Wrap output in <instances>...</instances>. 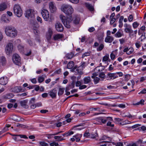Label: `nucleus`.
<instances>
[{
	"label": "nucleus",
	"mask_w": 146,
	"mask_h": 146,
	"mask_svg": "<svg viewBox=\"0 0 146 146\" xmlns=\"http://www.w3.org/2000/svg\"><path fill=\"white\" fill-rule=\"evenodd\" d=\"M60 17L61 20L63 23L64 26L67 28H70V23L72 20L71 16L67 18L64 16L61 15L60 16ZM80 21V18L79 16L78 15H74L73 18V23L76 24H78Z\"/></svg>",
	"instance_id": "obj_1"
},
{
	"label": "nucleus",
	"mask_w": 146,
	"mask_h": 146,
	"mask_svg": "<svg viewBox=\"0 0 146 146\" xmlns=\"http://www.w3.org/2000/svg\"><path fill=\"white\" fill-rule=\"evenodd\" d=\"M5 33L7 36L12 38L15 37L17 34L16 30L14 28L10 26L5 28Z\"/></svg>",
	"instance_id": "obj_2"
},
{
	"label": "nucleus",
	"mask_w": 146,
	"mask_h": 146,
	"mask_svg": "<svg viewBox=\"0 0 146 146\" xmlns=\"http://www.w3.org/2000/svg\"><path fill=\"white\" fill-rule=\"evenodd\" d=\"M61 10L64 13L68 15H71L74 10L72 6L68 5H63L61 7Z\"/></svg>",
	"instance_id": "obj_3"
},
{
	"label": "nucleus",
	"mask_w": 146,
	"mask_h": 146,
	"mask_svg": "<svg viewBox=\"0 0 146 146\" xmlns=\"http://www.w3.org/2000/svg\"><path fill=\"white\" fill-rule=\"evenodd\" d=\"M13 11L14 13L18 17H20L23 14L22 10L20 5L15 4L13 7Z\"/></svg>",
	"instance_id": "obj_4"
},
{
	"label": "nucleus",
	"mask_w": 146,
	"mask_h": 146,
	"mask_svg": "<svg viewBox=\"0 0 146 146\" xmlns=\"http://www.w3.org/2000/svg\"><path fill=\"white\" fill-rule=\"evenodd\" d=\"M35 11L31 9H27L26 12L25 17L33 21L35 18Z\"/></svg>",
	"instance_id": "obj_5"
},
{
	"label": "nucleus",
	"mask_w": 146,
	"mask_h": 146,
	"mask_svg": "<svg viewBox=\"0 0 146 146\" xmlns=\"http://www.w3.org/2000/svg\"><path fill=\"white\" fill-rule=\"evenodd\" d=\"M13 44L11 43H9L6 45L5 50L6 54L8 56H10L13 51Z\"/></svg>",
	"instance_id": "obj_6"
},
{
	"label": "nucleus",
	"mask_w": 146,
	"mask_h": 146,
	"mask_svg": "<svg viewBox=\"0 0 146 146\" xmlns=\"http://www.w3.org/2000/svg\"><path fill=\"white\" fill-rule=\"evenodd\" d=\"M76 78V77L74 76L72 77V79L73 80L72 81L70 82L69 83L68 86L66 88V92L74 87Z\"/></svg>",
	"instance_id": "obj_7"
},
{
	"label": "nucleus",
	"mask_w": 146,
	"mask_h": 146,
	"mask_svg": "<svg viewBox=\"0 0 146 146\" xmlns=\"http://www.w3.org/2000/svg\"><path fill=\"white\" fill-rule=\"evenodd\" d=\"M12 59L13 62L16 65H19L20 64L21 58L17 54H15L13 56Z\"/></svg>",
	"instance_id": "obj_8"
},
{
	"label": "nucleus",
	"mask_w": 146,
	"mask_h": 146,
	"mask_svg": "<svg viewBox=\"0 0 146 146\" xmlns=\"http://www.w3.org/2000/svg\"><path fill=\"white\" fill-rule=\"evenodd\" d=\"M41 13L45 21H48L49 19V13L48 10L43 9L41 11Z\"/></svg>",
	"instance_id": "obj_9"
},
{
	"label": "nucleus",
	"mask_w": 146,
	"mask_h": 146,
	"mask_svg": "<svg viewBox=\"0 0 146 146\" xmlns=\"http://www.w3.org/2000/svg\"><path fill=\"white\" fill-rule=\"evenodd\" d=\"M55 28L56 30L58 32H62L63 31V27L60 23L58 22L55 25Z\"/></svg>",
	"instance_id": "obj_10"
},
{
	"label": "nucleus",
	"mask_w": 146,
	"mask_h": 146,
	"mask_svg": "<svg viewBox=\"0 0 146 146\" xmlns=\"http://www.w3.org/2000/svg\"><path fill=\"white\" fill-rule=\"evenodd\" d=\"M49 7L51 13H54L56 10V8L55 5V3L52 2H50L49 4Z\"/></svg>",
	"instance_id": "obj_11"
},
{
	"label": "nucleus",
	"mask_w": 146,
	"mask_h": 146,
	"mask_svg": "<svg viewBox=\"0 0 146 146\" xmlns=\"http://www.w3.org/2000/svg\"><path fill=\"white\" fill-rule=\"evenodd\" d=\"M8 78L6 77H3L0 79V84L2 85H5L8 83Z\"/></svg>",
	"instance_id": "obj_12"
},
{
	"label": "nucleus",
	"mask_w": 146,
	"mask_h": 146,
	"mask_svg": "<svg viewBox=\"0 0 146 146\" xmlns=\"http://www.w3.org/2000/svg\"><path fill=\"white\" fill-rule=\"evenodd\" d=\"M57 91L56 88H54L49 92V94L52 98H56Z\"/></svg>",
	"instance_id": "obj_13"
},
{
	"label": "nucleus",
	"mask_w": 146,
	"mask_h": 146,
	"mask_svg": "<svg viewBox=\"0 0 146 146\" xmlns=\"http://www.w3.org/2000/svg\"><path fill=\"white\" fill-rule=\"evenodd\" d=\"M82 69H81V68H79V67L78 68H76V66H75L71 70V71L72 72H75V74H77L82 73Z\"/></svg>",
	"instance_id": "obj_14"
},
{
	"label": "nucleus",
	"mask_w": 146,
	"mask_h": 146,
	"mask_svg": "<svg viewBox=\"0 0 146 146\" xmlns=\"http://www.w3.org/2000/svg\"><path fill=\"white\" fill-rule=\"evenodd\" d=\"M82 69H81V68H79V67L78 68H76V66H75L71 70V71L72 72H75V74H77L82 73Z\"/></svg>",
	"instance_id": "obj_15"
},
{
	"label": "nucleus",
	"mask_w": 146,
	"mask_h": 146,
	"mask_svg": "<svg viewBox=\"0 0 146 146\" xmlns=\"http://www.w3.org/2000/svg\"><path fill=\"white\" fill-rule=\"evenodd\" d=\"M28 101L26 100L21 101L20 102L21 106L23 108L25 109L28 108L29 106L27 105Z\"/></svg>",
	"instance_id": "obj_16"
},
{
	"label": "nucleus",
	"mask_w": 146,
	"mask_h": 146,
	"mask_svg": "<svg viewBox=\"0 0 146 146\" xmlns=\"http://www.w3.org/2000/svg\"><path fill=\"white\" fill-rule=\"evenodd\" d=\"M114 40V38L113 36H106L105 39V42L108 43H111Z\"/></svg>",
	"instance_id": "obj_17"
},
{
	"label": "nucleus",
	"mask_w": 146,
	"mask_h": 146,
	"mask_svg": "<svg viewBox=\"0 0 146 146\" xmlns=\"http://www.w3.org/2000/svg\"><path fill=\"white\" fill-rule=\"evenodd\" d=\"M124 31L126 33H129V35H133L132 33H133L134 31L132 29L131 26L128 27L127 28H125L124 29Z\"/></svg>",
	"instance_id": "obj_18"
},
{
	"label": "nucleus",
	"mask_w": 146,
	"mask_h": 146,
	"mask_svg": "<svg viewBox=\"0 0 146 146\" xmlns=\"http://www.w3.org/2000/svg\"><path fill=\"white\" fill-rule=\"evenodd\" d=\"M13 92L15 93H18L22 90L20 86H15L12 89Z\"/></svg>",
	"instance_id": "obj_19"
},
{
	"label": "nucleus",
	"mask_w": 146,
	"mask_h": 146,
	"mask_svg": "<svg viewBox=\"0 0 146 146\" xmlns=\"http://www.w3.org/2000/svg\"><path fill=\"white\" fill-rule=\"evenodd\" d=\"M84 83V84H86L90 83L91 80L90 76H88L84 78L83 79Z\"/></svg>",
	"instance_id": "obj_20"
},
{
	"label": "nucleus",
	"mask_w": 146,
	"mask_h": 146,
	"mask_svg": "<svg viewBox=\"0 0 146 146\" xmlns=\"http://www.w3.org/2000/svg\"><path fill=\"white\" fill-rule=\"evenodd\" d=\"M109 77L111 79H114L118 77V76L116 75V73H108V74Z\"/></svg>",
	"instance_id": "obj_21"
},
{
	"label": "nucleus",
	"mask_w": 146,
	"mask_h": 146,
	"mask_svg": "<svg viewBox=\"0 0 146 146\" xmlns=\"http://www.w3.org/2000/svg\"><path fill=\"white\" fill-rule=\"evenodd\" d=\"M74 56V54L72 52L67 53L65 55V57L68 59H71Z\"/></svg>",
	"instance_id": "obj_22"
},
{
	"label": "nucleus",
	"mask_w": 146,
	"mask_h": 146,
	"mask_svg": "<svg viewBox=\"0 0 146 146\" xmlns=\"http://www.w3.org/2000/svg\"><path fill=\"white\" fill-rule=\"evenodd\" d=\"M7 8V5L5 3L0 4V11H2L5 10Z\"/></svg>",
	"instance_id": "obj_23"
},
{
	"label": "nucleus",
	"mask_w": 146,
	"mask_h": 146,
	"mask_svg": "<svg viewBox=\"0 0 146 146\" xmlns=\"http://www.w3.org/2000/svg\"><path fill=\"white\" fill-rule=\"evenodd\" d=\"M1 20L2 21L5 23H8L10 21L6 17V16L4 15H3L2 16Z\"/></svg>",
	"instance_id": "obj_24"
},
{
	"label": "nucleus",
	"mask_w": 146,
	"mask_h": 146,
	"mask_svg": "<svg viewBox=\"0 0 146 146\" xmlns=\"http://www.w3.org/2000/svg\"><path fill=\"white\" fill-rule=\"evenodd\" d=\"M74 63L73 61H71L68 62L67 65V68L68 69H71L74 66Z\"/></svg>",
	"instance_id": "obj_25"
},
{
	"label": "nucleus",
	"mask_w": 146,
	"mask_h": 146,
	"mask_svg": "<svg viewBox=\"0 0 146 146\" xmlns=\"http://www.w3.org/2000/svg\"><path fill=\"white\" fill-rule=\"evenodd\" d=\"M19 135H12L14 137H13V139H14L15 141H20V136Z\"/></svg>",
	"instance_id": "obj_26"
},
{
	"label": "nucleus",
	"mask_w": 146,
	"mask_h": 146,
	"mask_svg": "<svg viewBox=\"0 0 146 146\" xmlns=\"http://www.w3.org/2000/svg\"><path fill=\"white\" fill-rule=\"evenodd\" d=\"M62 37V35L59 34L55 35L54 37V40H56L58 39L61 38Z\"/></svg>",
	"instance_id": "obj_27"
},
{
	"label": "nucleus",
	"mask_w": 146,
	"mask_h": 146,
	"mask_svg": "<svg viewBox=\"0 0 146 146\" xmlns=\"http://www.w3.org/2000/svg\"><path fill=\"white\" fill-rule=\"evenodd\" d=\"M123 35V32L118 31L115 35L116 37H120Z\"/></svg>",
	"instance_id": "obj_28"
},
{
	"label": "nucleus",
	"mask_w": 146,
	"mask_h": 146,
	"mask_svg": "<svg viewBox=\"0 0 146 146\" xmlns=\"http://www.w3.org/2000/svg\"><path fill=\"white\" fill-rule=\"evenodd\" d=\"M81 135L80 134H77L74 136L73 137L76 139V141L77 142H78L80 140V137H81Z\"/></svg>",
	"instance_id": "obj_29"
},
{
	"label": "nucleus",
	"mask_w": 146,
	"mask_h": 146,
	"mask_svg": "<svg viewBox=\"0 0 146 146\" xmlns=\"http://www.w3.org/2000/svg\"><path fill=\"white\" fill-rule=\"evenodd\" d=\"M99 119L104 124L106 123L107 121V119L106 117H99Z\"/></svg>",
	"instance_id": "obj_30"
},
{
	"label": "nucleus",
	"mask_w": 146,
	"mask_h": 146,
	"mask_svg": "<svg viewBox=\"0 0 146 146\" xmlns=\"http://www.w3.org/2000/svg\"><path fill=\"white\" fill-rule=\"evenodd\" d=\"M64 88H60L59 89V91L58 93V94L59 96H60L63 94L64 93Z\"/></svg>",
	"instance_id": "obj_31"
},
{
	"label": "nucleus",
	"mask_w": 146,
	"mask_h": 146,
	"mask_svg": "<svg viewBox=\"0 0 146 146\" xmlns=\"http://www.w3.org/2000/svg\"><path fill=\"white\" fill-rule=\"evenodd\" d=\"M99 77L101 78L102 79V80H103L106 77V75L104 72H100L99 75Z\"/></svg>",
	"instance_id": "obj_32"
},
{
	"label": "nucleus",
	"mask_w": 146,
	"mask_h": 146,
	"mask_svg": "<svg viewBox=\"0 0 146 146\" xmlns=\"http://www.w3.org/2000/svg\"><path fill=\"white\" fill-rule=\"evenodd\" d=\"M74 133V132L72 131H68V132H65L64 133L62 134V135L63 136H70L71 135L73 134Z\"/></svg>",
	"instance_id": "obj_33"
},
{
	"label": "nucleus",
	"mask_w": 146,
	"mask_h": 146,
	"mask_svg": "<svg viewBox=\"0 0 146 146\" xmlns=\"http://www.w3.org/2000/svg\"><path fill=\"white\" fill-rule=\"evenodd\" d=\"M104 45L102 44H101L97 48V50L99 52L101 51L104 48Z\"/></svg>",
	"instance_id": "obj_34"
},
{
	"label": "nucleus",
	"mask_w": 146,
	"mask_h": 146,
	"mask_svg": "<svg viewBox=\"0 0 146 146\" xmlns=\"http://www.w3.org/2000/svg\"><path fill=\"white\" fill-rule=\"evenodd\" d=\"M1 62L2 63V64L3 65L5 64L6 63V59L5 57L2 56L1 58Z\"/></svg>",
	"instance_id": "obj_35"
},
{
	"label": "nucleus",
	"mask_w": 146,
	"mask_h": 146,
	"mask_svg": "<svg viewBox=\"0 0 146 146\" xmlns=\"http://www.w3.org/2000/svg\"><path fill=\"white\" fill-rule=\"evenodd\" d=\"M87 65L86 63L85 62H82L80 66H79V68H82V70H83L85 66Z\"/></svg>",
	"instance_id": "obj_36"
},
{
	"label": "nucleus",
	"mask_w": 146,
	"mask_h": 146,
	"mask_svg": "<svg viewBox=\"0 0 146 146\" xmlns=\"http://www.w3.org/2000/svg\"><path fill=\"white\" fill-rule=\"evenodd\" d=\"M18 48L19 50L21 52H23L24 51V48L21 45H19L18 46Z\"/></svg>",
	"instance_id": "obj_37"
},
{
	"label": "nucleus",
	"mask_w": 146,
	"mask_h": 146,
	"mask_svg": "<svg viewBox=\"0 0 146 146\" xmlns=\"http://www.w3.org/2000/svg\"><path fill=\"white\" fill-rule=\"evenodd\" d=\"M100 80V78L98 77H96L93 80V81L94 82V84H97L98 83Z\"/></svg>",
	"instance_id": "obj_38"
},
{
	"label": "nucleus",
	"mask_w": 146,
	"mask_h": 146,
	"mask_svg": "<svg viewBox=\"0 0 146 146\" xmlns=\"http://www.w3.org/2000/svg\"><path fill=\"white\" fill-rule=\"evenodd\" d=\"M44 79L42 76H39L38 77V82L41 83L44 80Z\"/></svg>",
	"instance_id": "obj_39"
},
{
	"label": "nucleus",
	"mask_w": 146,
	"mask_h": 146,
	"mask_svg": "<svg viewBox=\"0 0 146 146\" xmlns=\"http://www.w3.org/2000/svg\"><path fill=\"white\" fill-rule=\"evenodd\" d=\"M133 52V49L132 47H130L128 48V52H127V54L129 55L132 53Z\"/></svg>",
	"instance_id": "obj_40"
},
{
	"label": "nucleus",
	"mask_w": 146,
	"mask_h": 146,
	"mask_svg": "<svg viewBox=\"0 0 146 146\" xmlns=\"http://www.w3.org/2000/svg\"><path fill=\"white\" fill-rule=\"evenodd\" d=\"M109 58V55L108 54L104 56L102 59L103 61H106L108 60Z\"/></svg>",
	"instance_id": "obj_41"
},
{
	"label": "nucleus",
	"mask_w": 146,
	"mask_h": 146,
	"mask_svg": "<svg viewBox=\"0 0 146 146\" xmlns=\"http://www.w3.org/2000/svg\"><path fill=\"white\" fill-rule=\"evenodd\" d=\"M50 146H58L59 145L58 143L54 141L50 143Z\"/></svg>",
	"instance_id": "obj_42"
},
{
	"label": "nucleus",
	"mask_w": 146,
	"mask_h": 146,
	"mask_svg": "<svg viewBox=\"0 0 146 146\" xmlns=\"http://www.w3.org/2000/svg\"><path fill=\"white\" fill-rule=\"evenodd\" d=\"M139 25V24L137 22H134L132 24L133 27L134 29L137 28Z\"/></svg>",
	"instance_id": "obj_43"
},
{
	"label": "nucleus",
	"mask_w": 146,
	"mask_h": 146,
	"mask_svg": "<svg viewBox=\"0 0 146 146\" xmlns=\"http://www.w3.org/2000/svg\"><path fill=\"white\" fill-rule=\"evenodd\" d=\"M90 53L89 52H87L84 53L82 55V58H83L84 57L90 55Z\"/></svg>",
	"instance_id": "obj_44"
},
{
	"label": "nucleus",
	"mask_w": 146,
	"mask_h": 146,
	"mask_svg": "<svg viewBox=\"0 0 146 146\" xmlns=\"http://www.w3.org/2000/svg\"><path fill=\"white\" fill-rule=\"evenodd\" d=\"M11 126V125L9 124H7L6 126L5 127L3 130V132H5L8 130V128Z\"/></svg>",
	"instance_id": "obj_45"
},
{
	"label": "nucleus",
	"mask_w": 146,
	"mask_h": 146,
	"mask_svg": "<svg viewBox=\"0 0 146 146\" xmlns=\"http://www.w3.org/2000/svg\"><path fill=\"white\" fill-rule=\"evenodd\" d=\"M107 126H110L111 127H113L114 125L113 124H111V122L110 121H108L107 124Z\"/></svg>",
	"instance_id": "obj_46"
},
{
	"label": "nucleus",
	"mask_w": 146,
	"mask_h": 146,
	"mask_svg": "<svg viewBox=\"0 0 146 146\" xmlns=\"http://www.w3.org/2000/svg\"><path fill=\"white\" fill-rule=\"evenodd\" d=\"M130 123V122L129 121L127 120V121H125L123 122H122V123H120V124L121 125H123L125 124H129Z\"/></svg>",
	"instance_id": "obj_47"
},
{
	"label": "nucleus",
	"mask_w": 146,
	"mask_h": 146,
	"mask_svg": "<svg viewBox=\"0 0 146 146\" xmlns=\"http://www.w3.org/2000/svg\"><path fill=\"white\" fill-rule=\"evenodd\" d=\"M39 143L42 146H48V144L44 142H40Z\"/></svg>",
	"instance_id": "obj_48"
},
{
	"label": "nucleus",
	"mask_w": 146,
	"mask_h": 146,
	"mask_svg": "<svg viewBox=\"0 0 146 146\" xmlns=\"http://www.w3.org/2000/svg\"><path fill=\"white\" fill-rule=\"evenodd\" d=\"M33 31L35 34L36 35L38 36L39 35V32L38 30L37 29H34L33 30Z\"/></svg>",
	"instance_id": "obj_49"
},
{
	"label": "nucleus",
	"mask_w": 146,
	"mask_h": 146,
	"mask_svg": "<svg viewBox=\"0 0 146 146\" xmlns=\"http://www.w3.org/2000/svg\"><path fill=\"white\" fill-rule=\"evenodd\" d=\"M71 3L74 4H77L79 2V0H69Z\"/></svg>",
	"instance_id": "obj_50"
},
{
	"label": "nucleus",
	"mask_w": 146,
	"mask_h": 146,
	"mask_svg": "<svg viewBox=\"0 0 146 146\" xmlns=\"http://www.w3.org/2000/svg\"><path fill=\"white\" fill-rule=\"evenodd\" d=\"M130 78V75L128 74H127L125 75V80L127 81Z\"/></svg>",
	"instance_id": "obj_51"
},
{
	"label": "nucleus",
	"mask_w": 146,
	"mask_h": 146,
	"mask_svg": "<svg viewBox=\"0 0 146 146\" xmlns=\"http://www.w3.org/2000/svg\"><path fill=\"white\" fill-rule=\"evenodd\" d=\"M87 7L91 11H92L94 10V8L93 7L90 5H87Z\"/></svg>",
	"instance_id": "obj_52"
},
{
	"label": "nucleus",
	"mask_w": 146,
	"mask_h": 146,
	"mask_svg": "<svg viewBox=\"0 0 146 146\" xmlns=\"http://www.w3.org/2000/svg\"><path fill=\"white\" fill-rule=\"evenodd\" d=\"M128 19L129 22H131L133 19V16L132 15H130L128 18Z\"/></svg>",
	"instance_id": "obj_53"
},
{
	"label": "nucleus",
	"mask_w": 146,
	"mask_h": 146,
	"mask_svg": "<svg viewBox=\"0 0 146 146\" xmlns=\"http://www.w3.org/2000/svg\"><path fill=\"white\" fill-rule=\"evenodd\" d=\"M98 136V134L96 133L94 134H92V136L91 137V138L93 139H94L96 138V137H97Z\"/></svg>",
	"instance_id": "obj_54"
},
{
	"label": "nucleus",
	"mask_w": 146,
	"mask_h": 146,
	"mask_svg": "<svg viewBox=\"0 0 146 146\" xmlns=\"http://www.w3.org/2000/svg\"><path fill=\"white\" fill-rule=\"evenodd\" d=\"M111 19L110 24L111 25L113 24L114 23L116 20V19L115 18H112V19Z\"/></svg>",
	"instance_id": "obj_55"
},
{
	"label": "nucleus",
	"mask_w": 146,
	"mask_h": 146,
	"mask_svg": "<svg viewBox=\"0 0 146 146\" xmlns=\"http://www.w3.org/2000/svg\"><path fill=\"white\" fill-rule=\"evenodd\" d=\"M81 85V83L80 81H77L76 84V86H80Z\"/></svg>",
	"instance_id": "obj_56"
},
{
	"label": "nucleus",
	"mask_w": 146,
	"mask_h": 146,
	"mask_svg": "<svg viewBox=\"0 0 146 146\" xmlns=\"http://www.w3.org/2000/svg\"><path fill=\"white\" fill-rule=\"evenodd\" d=\"M94 30H95V28L94 27H92L89 28L88 29V31L90 32H93Z\"/></svg>",
	"instance_id": "obj_57"
},
{
	"label": "nucleus",
	"mask_w": 146,
	"mask_h": 146,
	"mask_svg": "<svg viewBox=\"0 0 146 146\" xmlns=\"http://www.w3.org/2000/svg\"><path fill=\"white\" fill-rule=\"evenodd\" d=\"M87 87V86L85 85H83L80 86L79 88V89L80 90H82L84 89H85Z\"/></svg>",
	"instance_id": "obj_58"
},
{
	"label": "nucleus",
	"mask_w": 146,
	"mask_h": 146,
	"mask_svg": "<svg viewBox=\"0 0 146 146\" xmlns=\"http://www.w3.org/2000/svg\"><path fill=\"white\" fill-rule=\"evenodd\" d=\"M110 57L111 60H114L115 57V56L113 53H111L110 54Z\"/></svg>",
	"instance_id": "obj_59"
},
{
	"label": "nucleus",
	"mask_w": 146,
	"mask_h": 146,
	"mask_svg": "<svg viewBox=\"0 0 146 146\" xmlns=\"http://www.w3.org/2000/svg\"><path fill=\"white\" fill-rule=\"evenodd\" d=\"M19 135L20 136V138L28 139V137L25 135Z\"/></svg>",
	"instance_id": "obj_60"
},
{
	"label": "nucleus",
	"mask_w": 146,
	"mask_h": 146,
	"mask_svg": "<svg viewBox=\"0 0 146 146\" xmlns=\"http://www.w3.org/2000/svg\"><path fill=\"white\" fill-rule=\"evenodd\" d=\"M121 44H123L125 42V40L124 38L120 39L119 40Z\"/></svg>",
	"instance_id": "obj_61"
},
{
	"label": "nucleus",
	"mask_w": 146,
	"mask_h": 146,
	"mask_svg": "<svg viewBox=\"0 0 146 146\" xmlns=\"http://www.w3.org/2000/svg\"><path fill=\"white\" fill-rule=\"evenodd\" d=\"M35 99L34 98H32L30 101V103L31 104L34 103L35 102Z\"/></svg>",
	"instance_id": "obj_62"
},
{
	"label": "nucleus",
	"mask_w": 146,
	"mask_h": 146,
	"mask_svg": "<svg viewBox=\"0 0 146 146\" xmlns=\"http://www.w3.org/2000/svg\"><path fill=\"white\" fill-rule=\"evenodd\" d=\"M36 19H37V21L38 22H40V23H42V19H41V18L40 17H39V16H38V17H37Z\"/></svg>",
	"instance_id": "obj_63"
},
{
	"label": "nucleus",
	"mask_w": 146,
	"mask_h": 146,
	"mask_svg": "<svg viewBox=\"0 0 146 146\" xmlns=\"http://www.w3.org/2000/svg\"><path fill=\"white\" fill-rule=\"evenodd\" d=\"M116 146H123L122 143L121 142L117 143L116 145Z\"/></svg>",
	"instance_id": "obj_64"
}]
</instances>
